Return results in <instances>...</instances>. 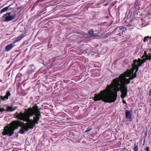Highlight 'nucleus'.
<instances>
[{"instance_id": "0eeeda50", "label": "nucleus", "mask_w": 151, "mask_h": 151, "mask_svg": "<svg viewBox=\"0 0 151 151\" xmlns=\"http://www.w3.org/2000/svg\"><path fill=\"white\" fill-rule=\"evenodd\" d=\"M15 45L14 42H12L6 46V50L7 51L10 50Z\"/></svg>"}, {"instance_id": "6ab92c4d", "label": "nucleus", "mask_w": 151, "mask_h": 151, "mask_svg": "<svg viewBox=\"0 0 151 151\" xmlns=\"http://www.w3.org/2000/svg\"><path fill=\"white\" fill-rule=\"evenodd\" d=\"M123 102L124 104H126V101L124 100H123Z\"/></svg>"}, {"instance_id": "9d476101", "label": "nucleus", "mask_w": 151, "mask_h": 151, "mask_svg": "<svg viewBox=\"0 0 151 151\" xmlns=\"http://www.w3.org/2000/svg\"><path fill=\"white\" fill-rule=\"evenodd\" d=\"M14 110L12 107L7 106L6 107V111H13Z\"/></svg>"}, {"instance_id": "1a4fd4ad", "label": "nucleus", "mask_w": 151, "mask_h": 151, "mask_svg": "<svg viewBox=\"0 0 151 151\" xmlns=\"http://www.w3.org/2000/svg\"><path fill=\"white\" fill-rule=\"evenodd\" d=\"M10 6H8L6 7L3 9H2L0 11V13H2L5 12L7 11L9 9V7Z\"/></svg>"}, {"instance_id": "a211bd4d", "label": "nucleus", "mask_w": 151, "mask_h": 151, "mask_svg": "<svg viewBox=\"0 0 151 151\" xmlns=\"http://www.w3.org/2000/svg\"><path fill=\"white\" fill-rule=\"evenodd\" d=\"M149 148L148 147H146V150H147V151H149Z\"/></svg>"}, {"instance_id": "20e7f679", "label": "nucleus", "mask_w": 151, "mask_h": 151, "mask_svg": "<svg viewBox=\"0 0 151 151\" xmlns=\"http://www.w3.org/2000/svg\"><path fill=\"white\" fill-rule=\"evenodd\" d=\"M16 17V12L13 10L4 14L1 17L2 21L8 22L14 19Z\"/></svg>"}, {"instance_id": "f3484780", "label": "nucleus", "mask_w": 151, "mask_h": 151, "mask_svg": "<svg viewBox=\"0 0 151 151\" xmlns=\"http://www.w3.org/2000/svg\"><path fill=\"white\" fill-rule=\"evenodd\" d=\"M5 110L4 108H0V113H1L2 111H5Z\"/></svg>"}, {"instance_id": "6e6552de", "label": "nucleus", "mask_w": 151, "mask_h": 151, "mask_svg": "<svg viewBox=\"0 0 151 151\" xmlns=\"http://www.w3.org/2000/svg\"><path fill=\"white\" fill-rule=\"evenodd\" d=\"M24 37V36L22 35H20L19 37H17L15 41L13 42H14L15 44V43L17 42H19L22 39H23Z\"/></svg>"}, {"instance_id": "39448f33", "label": "nucleus", "mask_w": 151, "mask_h": 151, "mask_svg": "<svg viewBox=\"0 0 151 151\" xmlns=\"http://www.w3.org/2000/svg\"><path fill=\"white\" fill-rule=\"evenodd\" d=\"M132 114L129 110H126L125 111V117L127 121H132Z\"/></svg>"}, {"instance_id": "dca6fc26", "label": "nucleus", "mask_w": 151, "mask_h": 151, "mask_svg": "<svg viewBox=\"0 0 151 151\" xmlns=\"http://www.w3.org/2000/svg\"><path fill=\"white\" fill-rule=\"evenodd\" d=\"M91 128H88L87 130L85 131V132H89V131H91Z\"/></svg>"}, {"instance_id": "4468645a", "label": "nucleus", "mask_w": 151, "mask_h": 151, "mask_svg": "<svg viewBox=\"0 0 151 151\" xmlns=\"http://www.w3.org/2000/svg\"><path fill=\"white\" fill-rule=\"evenodd\" d=\"M149 37L148 36L145 37L144 40V42H145L147 41Z\"/></svg>"}, {"instance_id": "2eb2a0df", "label": "nucleus", "mask_w": 151, "mask_h": 151, "mask_svg": "<svg viewBox=\"0 0 151 151\" xmlns=\"http://www.w3.org/2000/svg\"><path fill=\"white\" fill-rule=\"evenodd\" d=\"M134 151H137L138 149V147L136 145H135L134 147L133 148Z\"/></svg>"}, {"instance_id": "aec40b11", "label": "nucleus", "mask_w": 151, "mask_h": 151, "mask_svg": "<svg viewBox=\"0 0 151 151\" xmlns=\"http://www.w3.org/2000/svg\"><path fill=\"white\" fill-rule=\"evenodd\" d=\"M149 38L151 39V37H149Z\"/></svg>"}, {"instance_id": "ddd939ff", "label": "nucleus", "mask_w": 151, "mask_h": 151, "mask_svg": "<svg viewBox=\"0 0 151 151\" xmlns=\"http://www.w3.org/2000/svg\"><path fill=\"white\" fill-rule=\"evenodd\" d=\"M126 25L128 27L133 26V25L131 22H130L128 23H127L126 24Z\"/></svg>"}, {"instance_id": "9b49d317", "label": "nucleus", "mask_w": 151, "mask_h": 151, "mask_svg": "<svg viewBox=\"0 0 151 151\" xmlns=\"http://www.w3.org/2000/svg\"><path fill=\"white\" fill-rule=\"evenodd\" d=\"M150 54H151V53H149L147 54L146 51H145L144 52V54L142 56V58H143L145 57V58H147V56L148 57L149 56V55Z\"/></svg>"}, {"instance_id": "7ed1b4c3", "label": "nucleus", "mask_w": 151, "mask_h": 151, "mask_svg": "<svg viewBox=\"0 0 151 151\" xmlns=\"http://www.w3.org/2000/svg\"><path fill=\"white\" fill-rule=\"evenodd\" d=\"M18 126V124L16 122H11L10 124H9L4 127L2 134L4 136L8 135L9 136H11L14 134V130L17 129Z\"/></svg>"}, {"instance_id": "f257e3e1", "label": "nucleus", "mask_w": 151, "mask_h": 151, "mask_svg": "<svg viewBox=\"0 0 151 151\" xmlns=\"http://www.w3.org/2000/svg\"><path fill=\"white\" fill-rule=\"evenodd\" d=\"M142 60L139 58L138 61L135 59L132 64L131 70H127L123 73L120 75L117 78L114 79L111 85H107L106 88L102 91L99 94H95L93 100L95 101L102 100L105 102H112L116 99L117 92L120 91L122 93L121 97L124 98L127 95V86L126 85L130 83V80L136 76V73L139 67L146 62V60H151V54H150L147 58Z\"/></svg>"}, {"instance_id": "f8f14e48", "label": "nucleus", "mask_w": 151, "mask_h": 151, "mask_svg": "<svg viewBox=\"0 0 151 151\" xmlns=\"http://www.w3.org/2000/svg\"><path fill=\"white\" fill-rule=\"evenodd\" d=\"M119 29L122 30V31H124L127 30L125 27H124L121 26L118 28Z\"/></svg>"}, {"instance_id": "f03ea898", "label": "nucleus", "mask_w": 151, "mask_h": 151, "mask_svg": "<svg viewBox=\"0 0 151 151\" xmlns=\"http://www.w3.org/2000/svg\"><path fill=\"white\" fill-rule=\"evenodd\" d=\"M41 117L40 112L38 109H35L31 108L26 110L24 113L21 112L17 114L16 117L18 119L27 122L21 125L22 128L20 129L19 132L23 134L25 131L27 132L29 129H32L35 126V124L38 123V121Z\"/></svg>"}, {"instance_id": "423d86ee", "label": "nucleus", "mask_w": 151, "mask_h": 151, "mask_svg": "<svg viewBox=\"0 0 151 151\" xmlns=\"http://www.w3.org/2000/svg\"><path fill=\"white\" fill-rule=\"evenodd\" d=\"M88 35H89L90 37L93 38L97 36V34L94 33V31L93 29H91L88 32Z\"/></svg>"}]
</instances>
